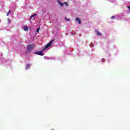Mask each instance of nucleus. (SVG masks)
Wrapping results in <instances>:
<instances>
[{
    "mask_svg": "<svg viewBox=\"0 0 130 130\" xmlns=\"http://www.w3.org/2000/svg\"><path fill=\"white\" fill-rule=\"evenodd\" d=\"M52 42H53V40L50 41L48 44H47V45L44 48V49H46L47 48H48V47H50V46H51V44H52Z\"/></svg>",
    "mask_w": 130,
    "mask_h": 130,
    "instance_id": "obj_1",
    "label": "nucleus"
},
{
    "mask_svg": "<svg viewBox=\"0 0 130 130\" xmlns=\"http://www.w3.org/2000/svg\"><path fill=\"white\" fill-rule=\"evenodd\" d=\"M35 54H38V55H41L42 56H43L44 54L42 52V51H36V52H35Z\"/></svg>",
    "mask_w": 130,
    "mask_h": 130,
    "instance_id": "obj_2",
    "label": "nucleus"
},
{
    "mask_svg": "<svg viewBox=\"0 0 130 130\" xmlns=\"http://www.w3.org/2000/svg\"><path fill=\"white\" fill-rule=\"evenodd\" d=\"M33 49V46L32 45H29L27 46V50L31 51Z\"/></svg>",
    "mask_w": 130,
    "mask_h": 130,
    "instance_id": "obj_3",
    "label": "nucleus"
},
{
    "mask_svg": "<svg viewBox=\"0 0 130 130\" xmlns=\"http://www.w3.org/2000/svg\"><path fill=\"white\" fill-rule=\"evenodd\" d=\"M95 33H96V35H98V36H101V35H102V34H101V33H100V32L97 31V30H95Z\"/></svg>",
    "mask_w": 130,
    "mask_h": 130,
    "instance_id": "obj_4",
    "label": "nucleus"
},
{
    "mask_svg": "<svg viewBox=\"0 0 130 130\" xmlns=\"http://www.w3.org/2000/svg\"><path fill=\"white\" fill-rule=\"evenodd\" d=\"M76 22H78L79 24H81V19H80V18H79L78 17L76 18Z\"/></svg>",
    "mask_w": 130,
    "mask_h": 130,
    "instance_id": "obj_5",
    "label": "nucleus"
},
{
    "mask_svg": "<svg viewBox=\"0 0 130 130\" xmlns=\"http://www.w3.org/2000/svg\"><path fill=\"white\" fill-rule=\"evenodd\" d=\"M25 69H26V70H28V69H30V64H27L26 65V67Z\"/></svg>",
    "mask_w": 130,
    "mask_h": 130,
    "instance_id": "obj_6",
    "label": "nucleus"
},
{
    "mask_svg": "<svg viewBox=\"0 0 130 130\" xmlns=\"http://www.w3.org/2000/svg\"><path fill=\"white\" fill-rule=\"evenodd\" d=\"M23 30H24V31H28V26H24L23 27Z\"/></svg>",
    "mask_w": 130,
    "mask_h": 130,
    "instance_id": "obj_7",
    "label": "nucleus"
},
{
    "mask_svg": "<svg viewBox=\"0 0 130 130\" xmlns=\"http://www.w3.org/2000/svg\"><path fill=\"white\" fill-rule=\"evenodd\" d=\"M58 4H59L61 7H63V4L60 3V1H58Z\"/></svg>",
    "mask_w": 130,
    "mask_h": 130,
    "instance_id": "obj_8",
    "label": "nucleus"
},
{
    "mask_svg": "<svg viewBox=\"0 0 130 130\" xmlns=\"http://www.w3.org/2000/svg\"><path fill=\"white\" fill-rule=\"evenodd\" d=\"M37 14H34V15H32L30 17V19H32V18H34L35 17V16H36Z\"/></svg>",
    "mask_w": 130,
    "mask_h": 130,
    "instance_id": "obj_9",
    "label": "nucleus"
},
{
    "mask_svg": "<svg viewBox=\"0 0 130 130\" xmlns=\"http://www.w3.org/2000/svg\"><path fill=\"white\" fill-rule=\"evenodd\" d=\"M10 14H11V10H10L7 14V16H9V15H10Z\"/></svg>",
    "mask_w": 130,
    "mask_h": 130,
    "instance_id": "obj_10",
    "label": "nucleus"
},
{
    "mask_svg": "<svg viewBox=\"0 0 130 130\" xmlns=\"http://www.w3.org/2000/svg\"><path fill=\"white\" fill-rule=\"evenodd\" d=\"M111 19L114 20V19H115V16H113L111 17Z\"/></svg>",
    "mask_w": 130,
    "mask_h": 130,
    "instance_id": "obj_11",
    "label": "nucleus"
},
{
    "mask_svg": "<svg viewBox=\"0 0 130 130\" xmlns=\"http://www.w3.org/2000/svg\"><path fill=\"white\" fill-rule=\"evenodd\" d=\"M64 4L66 5V6H67V7H68V6H69V4H68V3H67V2L64 3Z\"/></svg>",
    "mask_w": 130,
    "mask_h": 130,
    "instance_id": "obj_12",
    "label": "nucleus"
},
{
    "mask_svg": "<svg viewBox=\"0 0 130 130\" xmlns=\"http://www.w3.org/2000/svg\"><path fill=\"white\" fill-rule=\"evenodd\" d=\"M65 20H66L67 21H68V22H70V19L67 18V17L65 18Z\"/></svg>",
    "mask_w": 130,
    "mask_h": 130,
    "instance_id": "obj_13",
    "label": "nucleus"
},
{
    "mask_svg": "<svg viewBox=\"0 0 130 130\" xmlns=\"http://www.w3.org/2000/svg\"><path fill=\"white\" fill-rule=\"evenodd\" d=\"M39 30H40V28H38L37 29V33H38V32H39Z\"/></svg>",
    "mask_w": 130,
    "mask_h": 130,
    "instance_id": "obj_14",
    "label": "nucleus"
},
{
    "mask_svg": "<svg viewBox=\"0 0 130 130\" xmlns=\"http://www.w3.org/2000/svg\"><path fill=\"white\" fill-rule=\"evenodd\" d=\"M8 21L9 23H11V19H8Z\"/></svg>",
    "mask_w": 130,
    "mask_h": 130,
    "instance_id": "obj_15",
    "label": "nucleus"
},
{
    "mask_svg": "<svg viewBox=\"0 0 130 130\" xmlns=\"http://www.w3.org/2000/svg\"><path fill=\"white\" fill-rule=\"evenodd\" d=\"M127 9H128L129 11H130V6H128Z\"/></svg>",
    "mask_w": 130,
    "mask_h": 130,
    "instance_id": "obj_16",
    "label": "nucleus"
}]
</instances>
